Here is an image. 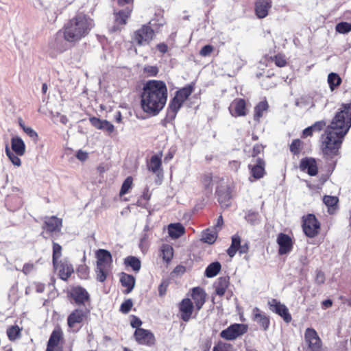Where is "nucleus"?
<instances>
[{"label": "nucleus", "mask_w": 351, "mask_h": 351, "mask_svg": "<svg viewBox=\"0 0 351 351\" xmlns=\"http://www.w3.org/2000/svg\"><path fill=\"white\" fill-rule=\"evenodd\" d=\"M191 297L195 302V309L198 312L205 303L206 293L200 287H195L192 289Z\"/></svg>", "instance_id": "nucleus-24"}, {"label": "nucleus", "mask_w": 351, "mask_h": 351, "mask_svg": "<svg viewBox=\"0 0 351 351\" xmlns=\"http://www.w3.org/2000/svg\"><path fill=\"white\" fill-rule=\"evenodd\" d=\"M133 306V302L131 299L126 300L124 302H123L120 307V311L123 313H128Z\"/></svg>", "instance_id": "nucleus-50"}, {"label": "nucleus", "mask_w": 351, "mask_h": 351, "mask_svg": "<svg viewBox=\"0 0 351 351\" xmlns=\"http://www.w3.org/2000/svg\"><path fill=\"white\" fill-rule=\"evenodd\" d=\"M300 169L304 172H306L309 176H314L317 173L318 169L316 161L312 158H305L301 160Z\"/></svg>", "instance_id": "nucleus-20"}, {"label": "nucleus", "mask_w": 351, "mask_h": 351, "mask_svg": "<svg viewBox=\"0 0 351 351\" xmlns=\"http://www.w3.org/2000/svg\"><path fill=\"white\" fill-rule=\"evenodd\" d=\"M247 331V327L244 324H234L230 325L226 329L223 330L220 336L226 340H234L239 336L243 335Z\"/></svg>", "instance_id": "nucleus-8"}, {"label": "nucleus", "mask_w": 351, "mask_h": 351, "mask_svg": "<svg viewBox=\"0 0 351 351\" xmlns=\"http://www.w3.org/2000/svg\"><path fill=\"white\" fill-rule=\"evenodd\" d=\"M6 333L10 341H14L20 337L21 329L16 325L12 326L7 329Z\"/></svg>", "instance_id": "nucleus-40"}, {"label": "nucleus", "mask_w": 351, "mask_h": 351, "mask_svg": "<svg viewBox=\"0 0 351 351\" xmlns=\"http://www.w3.org/2000/svg\"><path fill=\"white\" fill-rule=\"evenodd\" d=\"M230 278L228 276H223L219 278L214 283V288L217 295L223 296L230 283Z\"/></svg>", "instance_id": "nucleus-27"}, {"label": "nucleus", "mask_w": 351, "mask_h": 351, "mask_svg": "<svg viewBox=\"0 0 351 351\" xmlns=\"http://www.w3.org/2000/svg\"><path fill=\"white\" fill-rule=\"evenodd\" d=\"M193 90V86L189 85L176 91L174 97H177V99L183 104L191 95Z\"/></svg>", "instance_id": "nucleus-34"}, {"label": "nucleus", "mask_w": 351, "mask_h": 351, "mask_svg": "<svg viewBox=\"0 0 351 351\" xmlns=\"http://www.w3.org/2000/svg\"><path fill=\"white\" fill-rule=\"evenodd\" d=\"M11 147L13 152L19 155L23 156L25 152V145L21 138L15 136L11 140Z\"/></svg>", "instance_id": "nucleus-30"}, {"label": "nucleus", "mask_w": 351, "mask_h": 351, "mask_svg": "<svg viewBox=\"0 0 351 351\" xmlns=\"http://www.w3.org/2000/svg\"><path fill=\"white\" fill-rule=\"evenodd\" d=\"M268 108L267 101H261L254 108V119L258 121L263 116V112L266 111Z\"/></svg>", "instance_id": "nucleus-39"}, {"label": "nucleus", "mask_w": 351, "mask_h": 351, "mask_svg": "<svg viewBox=\"0 0 351 351\" xmlns=\"http://www.w3.org/2000/svg\"><path fill=\"white\" fill-rule=\"evenodd\" d=\"M167 283L165 282H162L159 287H158V293H159V295L160 296H163L166 291H167Z\"/></svg>", "instance_id": "nucleus-60"}, {"label": "nucleus", "mask_w": 351, "mask_h": 351, "mask_svg": "<svg viewBox=\"0 0 351 351\" xmlns=\"http://www.w3.org/2000/svg\"><path fill=\"white\" fill-rule=\"evenodd\" d=\"M263 151V146L261 145L256 144L253 147L252 157L256 158V156Z\"/></svg>", "instance_id": "nucleus-58"}, {"label": "nucleus", "mask_w": 351, "mask_h": 351, "mask_svg": "<svg viewBox=\"0 0 351 351\" xmlns=\"http://www.w3.org/2000/svg\"><path fill=\"white\" fill-rule=\"evenodd\" d=\"M60 278L63 280H66L73 273V267L72 265L67 261H60L58 263V268Z\"/></svg>", "instance_id": "nucleus-25"}, {"label": "nucleus", "mask_w": 351, "mask_h": 351, "mask_svg": "<svg viewBox=\"0 0 351 351\" xmlns=\"http://www.w3.org/2000/svg\"><path fill=\"white\" fill-rule=\"evenodd\" d=\"M124 264L130 267L133 271L138 272L141 267V263L138 258L133 256H129L124 259Z\"/></svg>", "instance_id": "nucleus-35"}, {"label": "nucleus", "mask_w": 351, "mask_h": 351, "mask_svg": "<svg viewBox=\"0 0 351 351\" xmlns=\"http://www.w3.org/2000/svg\"><path fill=\"white\" fill-rule=\"evenodd\" d=\"M302 228L307 237L313 238L319 233L320 223L314 215L309 214L303 218Z\"/></svg>", "instance_id": "nucleus-6"}, {"label": "nucleus", "mask_w": 351, "mask_h": 351, "mask_svg": "<svg viewBox=\"0 0 351 351\" xmlns=\"http://www.w3.org/2000/svg\"><path fill=\"white\" fill-rule=\"evenodd\" d=\"M90 123L97 129L103 130L108 134H111L114 130V125L107 120L100 119L97 117H91L89 119Z\"/></svg>", "instance_id": "nucleus-23"}, {"label": "nucleus", "mask_w": 351, "mask_h": 351, "mask_svg": "<svg viewBox=\"0 0 351 351\" xmlns=\"http://www.w3.org/2000/svg\"><path fill=\"white\" fill-rule=\"evenodd\" d=\"M184 232V227L180 223H171L168 226L169 235L173 239H178L182 236Z\"/></svg>", "instance_id": "nucleus-29"}, {"label": "nucleus", "mask_w": 351, "mask_h": 351, "mask_svg": "<svg viewBox=\"0 0 351 351\" xmlns=\"http://www.w3.org/2000/svg\"><path fill=\"white\" fill-rule=\"evenodd\" d=\"M217 232L218 230L213 228H208L202 232L201 240L208 244H213L217 237Z\"/></svg>", "instance_id": "nucleus-33"}, {"label": "nucleus", "mask_w": 351, "mask_h": 351, "mask_svg": "<svg viewBox=\"0 0 351 351\" xmlns=\"http://www.w3.org/2000/svg\"><path fill=\"white\" fill-rule=\"evenodd\" d=\"M351 127V102L343 104L330 125L322 135V149L324 155L337 154L343 140Z\"/></svg>", "instance_id": "nucleus-1"}, {"label": "nucleus", "mask_w": 351, "mask_h": 351, "mask_svg": "<svg viewBox=\"0 0 351 351\" xmlns=\"http://www.w3.org/2000/svg\"><path fill=\"white\" fill-rule=\"evenodd\" d=\"M33 268H34L33 264H29V263L25 264L23 267V272L25 275H27V274H29L33 270Z\"/></svg>", "instance_id": "nucleus-62"}, {"label": "nucleus", "mask_w": 351, "mask_h": 351, "mask_svg": "<svg viewBox=\"0 0 351 351\" xmlns=\"http://www.w3.org/2000/svg\"><path fill=\"white\" fill-rule=\"evenodd\" d=\"M62 255V247L57 243H53V256L52 261L55 268H58V259Z\"/></svg>", "instance_id": "nucleus-41"}, {"label": "nucleus", "mask_w": 351, "mask_h": 351, "mask_svg": "<svg viewBox=\"0 0 351 351\" xmlns=\"http://www.w3.org/2000/svg\"><path fill=\"white\" fill-rule=\"evenodd\" d=\"M182 104H183L180 101H179L178 99H177V97H174L170 101L169 104L168 106L166 117L165 119V121H173L175 119L177 113L180 110Z\"/></svg>", "instance_id": "nucleus-19"}, {"label": "nucleus", "mask_w": 351, "mask_h": 351, "mask_svg": "<svg viewBox=\"0 0 351 351\" xmlns=\"http://www.w3.org/2000/svg\"><path fill=\"white\" fill-rule=\"evenodd\" d=\"M265 161L262 158H253L248 165L252 176L256 180L263 178L265 173Z\"/></svg>", "instance_id": "nucleus-12"}, {"label": "nucleus", "mask_w": 351, "mask_h": 351, "mask_svg": "<svg viewBox=\"0 0 351 351\" xmlns=\"http://www.w3.org/2000/svg\"><path fill=\"white\" fill-rule=\"evenodd\" d=\"M23 131L31 137L35 142L37 141L38 136L37 133L30 127L23 126Z\"/></svg>", "instance_id": "nucleus-51"}, {"label": "nucleus", "mask_w": 351, "mask_h": 351, "mask_svg": "<svg viewBox=\"0 0 351 351\" xmlns=\"http://www.w3.org/2000/svg\"><path fill=\"white\" fill-rule=\"evenodd\" d=\"M326 125V123L325 121H319L315 122L313 125H311L313 130L314 132H319L322 130Z\"/></svg>", "instance_id": "nucleus-55"}, {"label": "nucleus", "mask_w": 351, "mask_h": 351, "mask_svg": "<svg viewBox=\"0 0 351 351\" xmlns=\"http://www.w3.org/2000/svg\"><path fill=\"white\" fill-rule=\"evenodd\" d=\"M144 73L148 77H154L158 73V68L156 66L147 65L143 69Z\"/></svg>", "instance_id": "nucleus-47"}, {"label": "nucleus", "mask_w": 351, "mask_h": 351, "mask_svg": "<svg viewBox=\"0 0 351 351\" xmlns=\"http://www.w3.org/2000/svg\"><path fill=\"white\" fill-rule=\"evenodd\" d=\"M132 9L127 8L125 9L114 12L115 23L117 25H124L127 23V20L130 16Z\"/></svg>", "instance_id": "nucleus-32"}, {"label": "nucleus", "mask_w": 351, "mask_h": 351, "mask_svg": "<svg viewBox=\"0 0 351 351\" xmlns=\"http://www.w3.org/2000/svg\"><path fill=\"white\" fill-rule=\"evenodd\" d=\"M252 319L256 322L264 330L269 328L270 320L265 313L261 311L258 307L252 310Z\"/></svg>", "instance_id": "nucleus-16"}, {"label": "nucleus", "mask_w": 351, "mask_h": 351, "mask_svg": "<svg viewBox=\"0 0 351 351\" xmlns=\"http://www.w3.org/2000/svg\"><path fill=\"white\" fill-rule=\"evenodd\" d=\"M148 170L157 176L162 174V153L152 156L147 163Z\"/></svg>", "instance_id": "nucleus-22"}, {"label": "nucleus", "mask_w": 351, "mask_h": 351, "mask_svg": "<svg viewBox=\"0 0 351 351\" xmlns=\"http://www.w3.org/2000/svg\"><path fill=\"white\" fill-rule=\"evenodd\" d=\"M96 278L98 281L103 282L106 280L107 275L110 269V266L112 263V255L109 251L104 249H99L96 252Z\"/></svg>", "instance_id": "nucleus-4"}, {"label": "nucleus", "mask_w": 351, "mask_h": 351, "mask_svg": "<svg viewBox=\"0 0 351 351\" xmlns=\"http://www.w3.org/2000/svg\"><path fill=\"white\" fill-rule=\"evenodd\" d=\"M168 96L166 84L161 80H149L143 86L141 95L143 110L157 115L165 107Z\"/></svg>", "instance_id": "nucleus-2"}, {"label": "nucleus", "mask_w": 351, "mask_h": 351, "mask_svg": "<svg viewBox=\"0 0 351 351\" xmlns=\"http://www.w3.org/2000/svg\"><path fill=\"white\" fill-rule=\"evenodd\" d=\"M230 113L232 117H242L246 114L245 101L243 99H234L229 106Z\"/></svg>", "instance_id": "nucleus-17"}, {"label": "nucleus", "mask_w": 351, "mask_h": 351, "mask_svg": "<svg viewBox=\"0 0 351 351\" xmlns=\"http://www.w3.org/2000/svg\"><path fill=\"white\" fill-rule=\"evenodd\" d=\"M132 182H133V179L131 176L128 177L124 180V182L121 186V190H120V193H119L120 196H122L128 192L129 189L131 188V186L132 185Z\"/></svg>", "instance_id": "nucleus-44"}, {"label": "nucleus", "mask_w": 351, "mask_h": 351, "mask_svg": "<svg viewBox=\"0 0 351 351\" xmlns=\"http://www.w3.org/2000/svg\"><path fill=\"white\" fill-rule=\"evenodd\" d=\"M62 38H64L63 32L59 31L57 32V34L55 35L53 41L50 43L51 47L60 52L65 51L66 44L63 41Z\"/></svg>", "instance_id": "nucleus-31"}, {"label": "nucleus", "mask_w": 351, "mask_h": 351, "mask_svg": "<svg viewBox=\"0 0 351 351\" xmlns=\"http://www.w3.org/2000/svg\"><path fill=\"white\" fill-rule=\"evenodd\" d=\"M335 30L340 34H347L351 32V23L341 22L337 24Z\"/></svg>", "instance_id": "nucleus-43"}, {"label": "nucleus", "mask_w": 351, "mask_h": 351, "mask_svg": "<svg viewBox=\"0 0 351 351\" xmlns=\"http://www.w3.org/2000/svg\"><path fill=\"white\" fill-rule=\"evenodd\" d=\"M271 0H256L255 2V14L258 19L265 18L271 8Z\"/></svg>", "instance_id": "nucleus-21"}, {"label": "nucleus", "mask_w": 351, "mask_h": 351, "mask_svg": "<svg viewBox=\"0 0 351 351\" xmlns=\"http://www.w3.org/2000/svg\"><path fill=\"white\" fill-rule=\"evenodd\" d=\"M94 26L93 19L84 13H79L65 24L64 38L69 43H77L86 37Z\"/></svg>", "instance_id": "nucleus-3"}, {"label": "nucleus", "mask_w": 351, "mask_h": 351, "mask_svg": "<svg viewBox=\"0 0 351 351\" xmlns=\"http://www.w3.org/2000/svg\"><path fill=\"white\" fill-rule=\"evenodd\" d=\"M323 202L328 207L332 208L337 204L338 198L335 196L326 195L324 197Z\"/></svg>", "instance_id": "nucleus-48"}, {"label": "nucleus", "mask_w": 351, "mask_h": 351, "mask_svg": "<svg viewBox=\"0 0 351 351\" xmlns=\"http://www.w3.org/2000/svg\"><path fill=\"white\" fill-rule=\"evenodd\" d=\"M240 245H241V239H240L239 236H238V235L232 236L231 245L239 249Z\"/></svg>", "instance_id": "nucleus-59"}, {"label": "nucleus", "mask_w": 351, "mask_h": 351, "mask_svg": "<svg viewBox=\"0 0 351 351\" xmlns=\"http://www.w3.org/2000/svg\"><path fill=\"white\" fill-rule=\"evenodd\" d=\"M324 281H325L324 274L321 271H318L317 272V275H316V278H315L316 283L318 285H322L324 282Z\"/></svg>", "instance_id": "nucleus-57"}, {"label": "nucleus", "mask_w": 351, "mask_h": 351, "mask_svg": "<svg viewBox=\"0 0 351 351\" xmlns=\"http://www.w3.org/2000/svg\"><path fill=\"white\" fill-rule=\"evenodd\" d=\"M328 83L331 90L339 86L341 83V79L339 75L335 73H331L328 76Z\"/></svg>", "instance_id": "nucleus-38"}, {"label": "nucleus", "mask_w": 351, "mask_h": 351, "mask_svg": "<svg viewBox=\"0 0 351 351\" xmlns=\"http://www.w3.org/2000/svg\"><path fill=\"white\" fill-rule=\"evenodd\" d=\"M213 51V47L210 45H207L204 46L202 49L199 51V54L203 56L206 57L209 56Z\"/></svg>", "instance_id": "nucleus-54"}, {"label": "nucleus", "mask_w": 351, "mask_h": 351, "mask_svg": "<svg viewBox=\"0 0 351 351\" xmlns=\"http://www.w3.org/2000/svg\"><path fill=\"white\" fill-rule=\"evenodd\" d=\"M132 328H141L140 326L142 325L141 320L137 317L133 315L130 323Z\"/></svg>", "instance_id": "nucleus-56"}, {"label": "nucleus", "mask_w": 351, "mask_h": 351, "mask_svg": "<svg viewBox=\"0 0 351 351\" xmlns=\"http://www.w3.org/2000/svg\"><path fill=\"white\" fill-rule=\"evenodd\" d=\"M76 157L81 161H85L88 158V154L82 150H79L77 153Z\"/></svg>", "instance_id": "nucleus-61"}, {"label": "nucleus", "mask_w": 351, "mask_h": 351, "mask_svg": "<svg viewBox=\"0 0 351 351\" xmlns=\"http://www.w3.org/2000/svg\"><path fill=\"white\" fill-rule=\"evenodd\" d=\"M194 309L192 301L189 298L183 299L179 305L181 319L184 322L190 320Z\"/></svg>", "instance_id": "nucleus-14"}, {"label": "nucleus", "mask_w": 351, "mask_h": 351, "mask_svg": "<svg viewBox=\"0 0 351 351\" xmlns=\"http://www.w3.org/2000/svg\"><path fill=\"white\" fill-rule=\"evenodd\" d=\"M162 258L167 263L171 261L173 256V249L171 245L169 244H163L160 249Z\"/></svg>", "instance_id": "nucleus-37"}, {"label": "nucleus", "mask_w": 351, "mask_h": 351, "mask_svg": "<svg viewBox=\"0 0 351 351\" xmlns=\"http://www.w3.org/2000/svg\"><path fill=\"white\" fill-rule=\"evenodd\" d=\"M90 313V310L85 308L75 309L67 318V324L69 328H73L76 324L82 323L87 318Z\"/></svg>", "instance_id": "nucleus-11"}, {"label": "nucleus", "mask_w": 351, "mask_h": 351, "mask_svg": "<svg viewBox=\"0 0 351 351\" xmlns=\"http://www.w3.org/2000/svg\"><path fill=\"white\" fill-rule=\"evenodd\" d=\"M212 346V341L209 338L204 339L202 341L200 348L202 351H210Z\"/></svg>", "instance_id": "nucleus-52"}, {"label": "nucleus", "mask_w": 351, "mask_h": 351, "mask_svg": "<svg viewBox=\"0 0 351 351\" xmlns=\"http://www.w3.org/2000/svg\"><path fill=\"white\" fill-rule=\"evenodd\" d=\"M69 295L74 303L78 306H85L90 301V295L83 287L77 286L71 288Z\"/></svg>", "instance_id": "nucleus-9"}, {"label": "nucleus", "mask_w": 351, "mask_h": 351, "mask_svg": "<svg viewBox=\"0 0 351 351\" xmlns=\"http://www.w3.org/2000/svg\"><path fill=\"white\" fill-rule=\"evenodd\" d=\"M306 351H322V341L315 329L308 328L304 333Z\"/></svg>", "instance_id": "nucleus-7"}, {"label": "nucleus", "mask_w": 351, "mask_h": 351, "mask_svg": "<svg viewBox=\"0 0 351 351\" xmlns=\"http://www.w3.org/2000/svg\"><path fill=\"white\" fill-rule=\"evenodd\" d=\"M302 142L299 139H295L293 141L290 145V151L293 154H298L300 152Z\"/></svg>", "instance_id": "nucleus-49"}, {"label": "nucleus", "mask_w": 351, "mask_h": 351, "mask_svg": "<svg viewBox=\"0 0 351 351\" xmlns=\"http://www.w3.org/2000/svg\"><path fill=\"white\" fill-rule=\"evenodd\" d=\"M135 340L141 345L152 346L154 343V336L149 330L143 328L136 329L134 334Z\"/></svg>", "instance_id": "nucleus-13"}, {"label": "nucleus", "mask_w": 351, "mask_h": 351, "mask_svg": "<svg viewBox=\"0 0 351 351\" xmlns=\"http://www.w3.org/2000/svg\"><path fill=\"white\" fill-rule=\"evenodd\" d=\"M213 351H232V345L219 341L213 348Z\"/></svg>", "instance_id": "nucleus-46"}, {"label": "nucleus", "mask_w": 351, "mask_h": 351, "mask_svg": "<svg viewBox=\"0 0 351 351\" xmlns=\"http://www.w3.org/2000/svg\"><path fill=\"white\" fill-rule=\"evenodd\" d=\"M218 200L221 204V206H228L230 205V195L226 191L222 193L221 191H217Z\"/></svg>", "instance_id": "nucleus-42"}, {"label": "nucleus", "mask_w": 351, "mask_h": 351, "mask_svg": "<svg viewBox=\"0 0 351 351\" xmlns=\"http://www.w3.org/2000/svg\"><path fill=\"white\" fill-rule=\"evenodd\" d=\"M269 309L280 316L286 323H289L291 319V315L289 312L288 308L280 301L272 299L268 302Z\"/></svg>", "instance_id": "nucleus-10"}, {"label": "nucleus", "mask_w": 351, "mask_h": 351, "mask_svg": "<svg viewBox=\"0 0 351 351\" xmlns=\"http://www.w3.org/2000/svg\"><path fill=\"white\" fill-rule=\"evenodd\" d=\"M157 49L162 53H165L168 50V47L165 43H159L156 46Z\"/></svg>", "instance_id": "nucleus-63"}, {"label": "nucleus", "mask_w": 351, "mask_h": 351, "mask_svg": "<svg viewBox=\"0 0 351 351\" xmlns=\"http://www.w3.org/2000/svg\"><path fill=\"white\" fill-rule=\"evenodd\" d=\"M45 228L48 232H56L61 230L62 220L55 216L47 217L45 221Z\"/></svg>", "instance_id": "nucleus-26"}, {"label": "nucleus", "mask_w": 351, "mask_h": 351, "mask_svg": "<svg viewBox=\"0 0 351 351\" xmlns=\"http://www.w3.org/2000/svg\"><path fill=\"white\" fill-rule=\"evenodd\" d=\"M274 60L276 65L279 67L285 66L287 64L285 57L280 54L274 56Z\"/></svg>", "instance_id": "nucleus-53"}, {"label": "nucleus", "mask_w": 351, "mask_h": 351, "mask_svg": "<svg viewBox=\"0 0 351 351\" xmlns=\"http://www.w3.org/2000/svg\"><path fill=\"white\" fill-rule=\"evenodd\" d=\"M135 281L134 277L132 275L125 273L121 274L120 282L121 285L126 288L125 293L127 294L130 293L134 289Z\"/></svg>", "instance_id": "nucleus-28"}, {"label": "nucleus", "mask_w": 351, "mask_h": 351, "mask_svg": "<svg viewBox=\"0 0 351 351\" xmlns=\"http://www.w3.org/2000/svg\"><path fill=\"white\" fill-rule=\"evenodd\" d=\"M223 217L221 215H220L218 219H217V222L215 225V227L213 229L215 230H217V229H220L221 228V226H223Z\"/></svg>", "instance_id": "nucleus-64"}, {"label": "nucleus", "mask_w": 351, "mask_h": 351, "mask_svg": "<svg viewBox=\"0 0 351 351\" xmlns=\"http://www.w3.org/2000/svg\"><path fill=\"white\" fill-rule=\"evenodd\" d=\"M221 268L219 262H213L208 265L205 270V276L207 278H213L218 274Z\"/></svg>", "instance_id": "nucleus-36"}, {"label": "nucleus", "mask_w": 351, "mask_h": 351, "mask_svg": "<svg viewBox=\"0 0 351 351\" xmlns=\"http://www.w3.org/2000/svg\"><path fill=\"white\" fill-rule=\"evenodd\" d=\"M277 243L279 245L278 253L280 255L286 254L292 250V241L287 234L280 233L277 238Z\"/></svg>", "instance_id": "nucleus-18"}, {"label": "nucleus", "mask_w": 351, "mask_h": 351, "mask_svg": "<svg viewBox=\"0 0 351 351\" xmlns=\"http://www.w3.org/2000/svg\"><path fill=\"white\" fill-rule=\"evenodd\" d=\"M62 339V332L60 329H55L50 335L46 351H62L60 341Z\"/></svg>", "instance_id": "nucleus-15"}, {"label": "nucleus", "mask_w": 351, "mask_h": 351, "mask_svg": "<svg viewBox=\"0 0 351 351\" xmlns=\"http://www.w3.org/2000/svg\"><path fill=\"white\" fill-rule=\"evenodd\" d=\"M154 32L148 25H143L136 30L132 36V40L138 45H148L153 39Z\"/></svg>", "instance_id": "nucleus-5"}, {"label": "nucleus", "mask_w": 351, "mask_h": 351, "mask_svg": "<svg viewBox=\"0 0 351 351\" xmlns=\"http://www.w3.org/2000/svg\"><path fill=\"white\" fill-rule=\"evenodd\" d=\"M6 154L12 163L17 167L21 166V159L19 158V155L16 154L15 153L12 152L9 150L8 148H6Z\"/></svg>", "instance_id": "nucleus-45"}]
</instances>
